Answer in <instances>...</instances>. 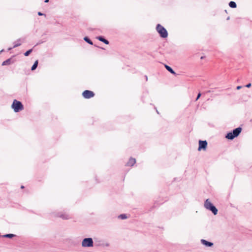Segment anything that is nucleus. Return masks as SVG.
I'll return each instance as SVG.
<instances>
[{"mask_svg":"<svg viewBox=\"0 0 252 252\" xmlns=\"http://www.w3.org/2000/svg\"><path fill=\"white\" fill-rule=\"evenodd\" d=\"M204 207L211 211L214 214V215H216L218 213V209L216 208L215 206H214L212 203L210 201L209 199H207L205 200L204 202Z\"/></svg>","mask_w":252,"mask_h":252,"instance_id":"obj_1","label":"nucleus"},{"mask_svg":"<svg viewBox=\"0 0 252 252\" xmlns=\"http://www.w3.org/2000/svg\"><path fill=\"white\" fill-rule=\"evenodd\" d=\"M242 128L240 127L234 129L232 132H229L227 134L225 137L228 139L232 140L235 137L238 136L241 132Z\"/></svg>","mask_w":252,"mask_h":252,"instance_id":"obj_2","label":"nucleus"},{"mask_svg":"<svg viewBox=\"0 0 252 252\" xmlns=\"http://www.w3.org/2000/svg\"><path fill=\"white\" fill-rule=\"evenodd\" d=\"M157 32L162 38H166L168 36V33L166 30L160 24H158L156 27Z\"/></svg>","mask_w":252,"mask_h":252,"instance_id":"obj_3","label":"nucleus"},{"mask_svg":"<svg viewBox=\"0 0 252 252\" xmlns=\"http://www.w3.org/2000/svg\"><path fill=\"white\" fill-rule=\"evenodd\" d=\"M12 108L15 112H19L24 109L23 105L20 101L15 99L12 104Z\"/></svg>","mask_w":252,"mask_h":252,"instance_id":"obj_4","label":"nucleus"},{"mask_svg":"<svg viewBox=\"0 0 252 252\" xmlns=\"http://www.w3.org/2000/svg\"><path fill=\"white\" fill-rule=\"evenodd\" d=\"M83 247H91L93 246V241L91 238H85L82 242Z\"/></svg>","mask_w":252,"mask_h":252,"instance_id":"obj_5","label":"nucleus"},{"mask_svg":"<svg viewBox=\"0 0 252 252\" xmlns=\"http://www.w3.org/2000/svg\"><path fill=\"white\" fill-rule=\"evenodd\" d=\"M82 95L85 98L88 99L93 97L94 95V94L92 91L86 90L83 92Z\"/></svg>","mask_w":252,"mask_h":252,"instance_id":"obj_6","label":"nucleus"},{"mask_svg":"<svg viewBox=\"0 0 252 252\" xmlns=\"http://www.w3.org/2000/svg\"><path fill=\"white\" fill-rule=\"evenodd\" d=\"M207 146V142L206 140L202 141L199 140V147L198 149V151H200L201 149L205 150Z\"/></svg>","mask_w":252,"mask_h":252,"instance_id":"obj_7","label":"nucleus"},{"mask_svg":"<svg viewBox=\"0 0 252 252\" xmlns=\"http://www.w3.org/2000/svg\"><path fill=\"white\" fill-rule=\"evenodd\" d=\"M57 216L63 220H68L71 218L69 215L66 213H60Z\"/></svg>","mask_w":252,"mask_h":252,"instance_id":"obj_8","label":"nucleus"},{"mask_svg":"<svg viewBox=\"0 0 252 252\" xmlns=\"http://www.w3.org/2000/svg\"><path fill=\"white\" fill-rule=\"evenodd\" d=\"M201 242L204 245L207 247H212L213 245V243L212 242H208L205 240L201 239Z\"/></svg>","mask_w":252,"mask_h":252,"instance_id":"obj_9","label":"nucleus"},{"mask_svg":"<svg viewBox=\"0 0 252 252\" xmlns=\"http://www.w3.org/2000/svg\"><path fill=\"white\" fill-rule=\"evenodd\" d=\"M136 162V159L134 158H129L128 161L127 162L126 165L127 166H133Z\"/></svg>","mask_w":252,"mask_h":252,"instance_id":"obj_10","label":"nucleus"},{"mask_svg":"<svg viewBox=\"0 0 252 252\" xmlns=\"http://www.w3.org/2000/svg\"><path fill=\"white\" fill-rule=\"evenodd\" d=\"M97 39H98L99 40H100V41H102L103 42L105 43V44H109V41H108L107 40H106V39H104V38H103V37H101V36H99V37H97Z\"/></svg>","mask_w":252,"mask_h":252,"instance_id":"obj_11","label":"nucleus"},{"mask_svg":"<svg viewBox=\"0 0 252 252\" xmlns=\"http://www.w3.org/2000/svg\"><path fill=\"white\" fill-rule=\"evenodd\" d=\"M165 68H166V69L168 71H169L170 73H171L172 74H175V71L169 66L165 65Z\"/></svg>","mask_w":252,"mask_h":252,"instance_id":"obj_12","label":"nucleus"},{"mask_svg":"<svg viewBox=\"0 0 252 252\" xmlns=\"http://www.w3.org/2000/svg\"><path fill=\"white\" fill-rule=\"evenodd\" d=\"M229 6L231 8H236L237 6L236 3L235 2L231 1L229 3Z\"/></svg>","mask_w":252,"mask_h":252,"instance_id":"obj_13","label":"nucleus"},{"mask_svg":"<svg viewBox=\"0 0 252 252\" xmlns=\"http://www.w3.org/2000/svg\"><path fill=\"white\" fill-rule=\"evenodd\" d=\"M21 39L18 40L16 42L14 43V46L13 48L17 47L21 45Z\"/></svg>","mask_w":252,"mask_h":252,"instance_id":"obj_14","label":"nucleus"},{"mask_svg":"<svg viewBox=\"0 0 252 252\" xmlns=\"http://www.w3.org/2000/svg\"><path fill=\"white\" fill-rule=\"evenodd\" d=\"M10 63H11V60L10 59H8L7 60H5V61H4L2 63V65H6L7 64H10Z\"/></svg>","mask_w":252,"mask_h":252,"instance_id":"obj_15","label":"nucleus"},{"mask_svg":"<svg viewBox=\"0 0 252 252\" xmlns=\"http://www.w3.org/2000/svg\"><path fill=\"white\" fill-rule=\"evenodd\" d=\"M37 65H38V61H36L32 67V68H31L32 70H34V69H35L37 66Z\"/></svg>","mask_w":252,"mask_h":252,"instance_id":"obj_16","label":"nucleus"},{"mask_svg":"<svg viewBox=\"0 0 252 252\" xmlns=\"http://www.w3.org/2000/svg\"><path fill=\"white\" fill-rule=\"evenodd\" d=\"M127 218L126 215L125 214H121L118 216V218L122 220L126 219Z\"/></svg>","mask_w":252,"mask_h":252,"instance_id":"obj_17","label":"nucleus"},{"mask_svg":"<svg viewBox=\"0 0 252 252\" xmlns=\"http://www.w3.org/2000/svg\"><path fill=\"white\" fill-rule=\"evenodd\" d=\"M84 40L85 41H86L87 43H88L89 44H91V45H92L93 44V42L92 41L87 37H85L84 38Z\"/></svg>","mask_w":252,"mask_h":252,"instance_id":"obj_18","label":"nucleus"},{"mask_svg":"<svg viewBox=\"0 0 252 252\" xmlns=\"http://www.w3.org/2000/svg\"><path fill=\"white\" fill-rule=\"evenodd\" d=\"M14 236H15V235L12 234H5V235H3L4 237L9 238H12Z\"/></svg>","mask_w":252,"mask_h":252,"instance_id":"obj_19","label":"nucleus"},{"mask_svg":"<svg viewBox=\"0 0 252 252\" xmlns=\"http://www.w3.org/2000/svg\"><path fill=\"white\" fill-rule=\"evenodd\" d=\"M32 52V49H30V50H29L28 51H27V52H26L25 53H24V55L25 56H28L29 55V54Z\"/></svg>","mask_w":252,"mask_h":252,"instance_id":"obj_20","label":"nucleus"},{"mask_svg":"<svg viewBox=\"0 0 252 252\" xmlns=\"http://www.w3.org/2000/svg\"><path fill=\"white\" fill-rule=\"evenodd\" d=\"M200 96H201V94H200V93H199V94H198V95H197V96L196 98V100H197L199 98V97H200Z\"/></svg>","mask_w":252,"mask_h":252,"instance_id":"obj_21","label":"nucleus"},{"mask_svg":"<svg viewBox=\"0 0 252 252\" xmlns=\"http://www.w3.org/2000/svg\"><path fill=\"white\" fill-rule=\"evenodd\" d=\"M251 86V83H249L248 84L246 87H247V88H250V87Z\"/></svg>","mask_w":252,"mask_h":252,"instance_id":"obj_22","label":"nucleus"},{"mask_svg":"<svg viewBox=\"0 0 252 252\" xmlns=\"http://www.w3.org/2000/svg\"><path fill=\"white\" fill-rule=\"evenodd\" d=\"M38 15H39V16H42V15H43L44 14L43 13H41V12H38Z\"/></svg>","mask_w":252,"mask_h":252,"instance_id":"obj_23","label":"nucleus"},{"mask_svg":"<svg viewBox=\"0 0 252 252\" xmlns=\"http://www.w3.org/2000/svg\"><path fill=\"white\" fill-rule=\"evenodd\" d=\"M241 87H241V86H237V90H239V89H240L241 88Z\"/></svg>","mask_w":252,"mask_h":252,"instance_id":"obj_24","label":"nucleus"},{"mask_svg":"<svg viewBox=\"0 0 252 252\" xmlns=\"http://www.w3.org/2000/svg\"><path fill=\"white\" fill-rule=\"evenodd\" d=\"M49 1V0H45V2H48Z\"/></svg>","mask_w":252,"mask_h":252,"instance_id":"obj_25","label":"nucleus"},{"mask_svg":"<svg viewBox=\"0 0 252 252\" xmlns=\"http://www.w3.org/2000/svg\"><path fill=\"white\" fill-rule=\"evenodd\" d=\"M12 48H11V47L9 48L8 50H10L11 49H12Z\"/></svg>","mask_w":252,"mask_h":252,"instance_id":"obj_26","label":"nucleus"},{"mask_svg":"<svg viewBox=\"0 0 252 252\" xmlns=\"http://www.w3.org/2000/svg\"><path fill=\"white\" fill-rule=\"evenodd\" d=\"M146 80H147V79H148L147 76H146Z\"/></svg>","mask_w":252,"mask_h":252,"instance_id":"obj_27","label":"nucleus"},{"mask_svg":"<svg viewBox=\"0 0 252 252\" xmlns=\"http://www.w3.org/2000/svg\"><path fill=\"white\" fill-rule=\"evenodd\" d=\"M21 188H24V186H21Z\"/></svg>","mask_w":252,"mask_h":252,"instance_id":"obj_28","label":"nucleus"}]
</instances>
